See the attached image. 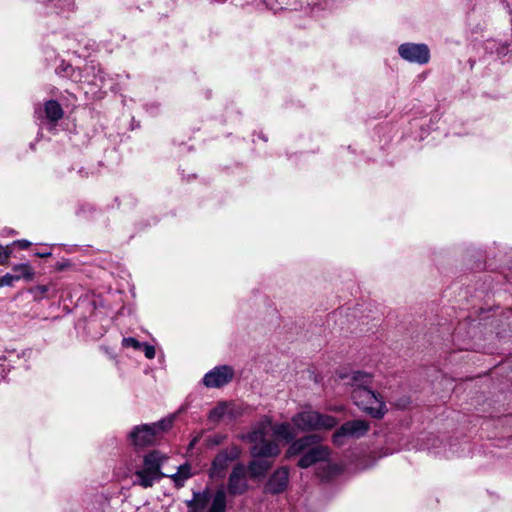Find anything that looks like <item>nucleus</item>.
<instances>
[{"mask_svg":"<svg viewBox=\"0 0 512 512\" xmlns=\"http://www.w3.org/2000/svg\"><path fill=\"white\" fill-rule=\"evenodd\" d=\"M4 252H5L6 264H8V260L12 254L11 246L10 245L4 246Z\"/></svg>","mask_w":512,"mask_h":512,"instance_id":"26","label":"nucleus"},{"mask_svg":"<svg viewBox=\"0 0 512 512\" xmlns=\"http://www.w3.org/2000/svg\"><path fill=\"white\" fill-rule=\"evenodd\" d=\"M270 432H273L279 439H283L286 442H293L298 431L293 424L291 425L288 422L273 425L268 418L261 420L253 430L244 437V439L252 444L250 450L252 457L278 456L280 448L275 441L268 438Z\"/></svg>","mask_w":512,"mask_h":512,"instance_id":"2","label":"nucleus"},{"mask_svg":"<svg viewBox=\"0 0 512 512\" xmlns=\"http://www.w3.org/2000/svg\"><path fill=\"white\" fill-rule=\"evenodd\" d=\"M122 346L125 348H133L135 350L142 348V343L132 337H126L122 339Z\"/></svg>","mask_w":512,"mask_h":512,"instance_id":"22","label":"nucleus"},{"mask_svg":"<svg viewBox=\"0 0 512 512\" xmlns=\"http://www.w3.org/2000/svg\"><path fill=\"white\" fill-rule=\"evenodd\" d=\"M45 114L50 121H58L63 117V110L58 102L50 100L45 103Z\"/></svg>","mask_w":512,"mask_h":512,"instance_id":"17","label":"nucleus"},{"mask_svg":"<svg viewBox=\"0 0 512 512\" xmlns=\"http://www.w3.org/2000/svg\"><path fill=\"white\" fill-rule=\"evenodd\" d=\"M12 245H18L22 249H26V248H28L31 245V243L29 241H27V240H17V241H14L12 243Z\"/></svg>","mask_w":512,"mask_h":512,"instance_id":"25","label":"nucleus"},{"mask_svg":"<svg viewBox=\"0 0 512 512\" xmlns=\"http://www.w3.org/2000/svg\"><path fill=\"white\" fill-rule=\"evenodd\" d=\"M233 405L230 403L222 402L213 408L209 413V419L212 421H219L225 417H232Z\"/></svg>","mask_w":512,"mask_h":512,"instance_id":"15","label":"nucleus"},{"mask_svg":"<svg viewBox=\"0 0 512 512\" xmlns=\"http://www.w3.org/2000/svg\"><path fill=\"white\" fill-rule=\"evenodd\" d=\"M19 281V277L12 273H6L0 277V288L1 287H12L15 282Z\"/></svg>","mask_w":512,"mask_h":512,"instance_id":"21","label":"nucleus"},{"mask_svg":"<svg viewBox=\"0 0 512 512\" xmlns=\"http://www.w3.org/2000/svg\"><path fill=\"white\" fill-rule=\"evenodd\" d=\"M85 79L80 81L89 82L95 86L102 87L104 86L105 77L103 75V72L100 67L96 66L95 64L91 63L89 65H86L85 67Z\"/></svg>","mask_w":512,"mask_h":512,"instance_id":"14","label":"nucleus"},{"mask_svg":"<svg viewBox=\"0 0 512 512\" xmlns=\"http://www.w3.org/2000/svg\"><path fill=\"white\" fill-rule=\"evenodd\" d=\"M226 508V495L224 490H219L216 492L212 505L208 512H225Z\"/></svg>","mask_w":512,"mask_h":512,"instance_id":"18","label":"nucleus"},{"mask_svg":"<svg viewBox=\"0 0 512 512\" xmlns=\"http://www.w3.org/2000/svg\"><path fill=\"white\" fill-rule=\"evenodd\" d=\"M289 473L286 468L276 470L270 477L266 489L268 492L277 494L285 490L288 484Z\"/></svg>","mask_w":512,"mask_h":512,"instance_id":"12","label":"nucleus"},{"mask_svg":"<svg viewBox=\"0 0 512 512\" xmlns=\"http://www.w3.org/2000/svg\"><path fill=\"white\" fill-rule=\"evenodd\" d=\"M240 449L237 446H231L221 451L213 460L210 475L213 478H222L225 476L228 466L231 462L240 456Z\"/></svg>","mask_w":512,"mask_h":512,"instance_id":"9","label":"nucleus"},{"mask_svg":"<svg viewBox=\"0 0 512 512\" xmlns=\"http://www.w3.org/2000/svg\"><path fill=\"white\" fill-rule=\"evenodd\" d=\"M248 488L247 470L243 464L234 466L228 481V491L233 495L243 494Z\"/></svg>","mask_w":512,"mask_h":512,"instance_id":"11","label":"nucleus"},{"mask_svg":"<svg viewBox=\"0 0 512 512\" xmlns=\"http://www.w3.org/2000/svg\"><path fill=\"white\" fill-rule=\"evenodd\" d=\"M12 270L19 280L23 279L26 281L33 280L35 272L29 263H19L12 266Z\"/></svg>","mask_w":512,"mask_h":512,"instance_id":"16","label":"nucleus"},{"mask_svg":"<svg viewBox=\"0 0 512 512\" xmlns=\"http://www.w3.org/2000/svg\"><path fill=\"white\" fill-rule=\"evenodd\" d=\"M347 384L352 387L353 402L362 411L374 418H381L386 413V405L380 394L371 388L372 376L366 372L354 371L346 376Z\"/></svg>","mask_w":512,"mask_h":512,"instance_id":"3","label":"nucleus"},{"mask_svg":"<svg viewBox=\"0 0 512 512\" xmlns=\"http://www.w3.org/2000/svg\"><path fill=\"white\" fill-rule=\"evenodd\" d=\"M0 264L6 265L4 246L0 244Z\"/></svg>","mask_w":512,"mask_h":512,"instance_id":"27","label":"nucleus"},{"mask_svg":"<svg viewBox=\"0 0 512 512\" xmlns=\"http://www.w3.org/2000/svg\"><path fill=\"white\" fill-rule=\"evenodd\" d=\"M369 430V424L364 420H352L342 424L332 435V442L336 446L344 445L346 439L360 438Z\"/></svg>","mask_w":512,"mask_h":512,"instance_id":"7","label":"nucleus"},{"mask_svg":"<svg viewBox=\"0 0 512 512\" xmlns=\"http://www.w3.org/2000/svg\"><path fill=\"white\" fill-rule=\"evenodd\" d=\"M234 376V370L228 365H221L207 372L203 377V384L207 388H220L228 384Z\"/></svg>","mask_w":512,"mask_h":512,"instance_id":"10","label":"nucleus"},{"mask_svg":"<svg viewBox=\"0 0 512 512\" xmlns=\"http://www.w3.org/2000/svg\"><path fill=\"white\" fill-rule=\"evenodd\" d=\"M298 432L331 430L338 424L335 417L320 413L311 406H305L291 418Z\"/></svg>","mask_w":512,"mask_h":512,"instance_id":"4","label":"nucleus"},{"mask_svg":"<svg viewBox=\"0 0 512 512\" xmlns=\"http://www.w3.org/2000/svg\"><path fill=\"white\" fill-rule=\"evenodd\" d=\"M38 257L44 258L51 256V252H42V253H36Z\"/></svg>","mask_w":512,"mask_h":512,"instance_id":"29","label":"nucleus"},{"mask_svg":"<svg viewBox=\"0 0 512 512\" xmlns=\"http://www.w3.org/2000/svg\"><path fill=\"white\" fill-rule=\"evenodd\" d=\"M165 460V456L158 451H152L147 454L144 458L143 468L135 474L137 477L136 482L144 488L151 487L155 481L160 480L164 476L161 472V466Z\"/></svg>","mask_w":512,"mask_h":512,"instance_id":"6","label":"nucleus"},{"mask_svg":"<svg viewBox=\"0 0 512 512\" xmlns=\"http://www.w3.org/2000/svg\"><path fill=\"white\" fill-rule=\"evenodd\" d=\"M5 376L3 374H0V381L3 380Z\"/></svg>","mask_w":512,"mask_h":512,"instance_id":"31","label":"nucleus"},{"mask_svg":"<svg viewBox=\"0 0 512 512\" xmlns=\"http://www.w3.org/2000/svg\"><path fill=\"white\" fill-rule=\"evenodd\" d=\"M199 497H200V495L195 496V501H196V502H199V501H200L199 499H197V498H199Z\"/></svg>","mask_w":512,"mask_h":512,"instance_id":"30","label":"nucleus"},{"mask_svg":"<svg viewBox=\"0 0 512 512\" xmlns=\"http://www.w3.org/2000/svg\"><path fill=\"white\" fill-rule=\"evenodd\" d=\"M142 348L144 350V354H145L146 358L153 359L155 357L156 350H155L154 346L147 344V343H142Z\"/></svg>","mask_w":512,"mask_h":512,"instance_id":"23","label":"nucleus"},{"mask_svg":"<svg viewBox=\"0 0 512 512\" xmlns=\"http://www.w3.org/2000/svg\"><path fill=\"white\" fill-rule=\"evenodd\" d=\"M254 459L248 465V471L252 478L264 477L270 470L272 462L271 457H253Z\"/></svg>","mask_w":512,"mask_h":512,"instance_id":"13","label":"nucleus"},{"mask_svg":"<svg viewBox=\"0 0 512 512\" xmlns=\"http://www.w3.org/2000/svg\"><path fill=\"white\" fill-rule=\"evenodd\" d=\"M190 467L189 466H180L175 474L171 477L173 478L175 484L177 486H182L184 481L190 477Z\"/></svg>","mask_w":512,"mask_h":512,"instance_id":"19","label":"nucleus"},{"mask_svg":"<svg viewBox=\"0 0 512 512\" xmlns=\"http://www.w3.org/2000/svg\"><path fill=\"white\" fill-rule=\"evenodd\" d=\"M400 57L410 63L427 64L430 60V50L423 43H404L398 48Z\"/></svg>","mask_w":512,"mask_h":512,"instance_id":"8","label":"nucleus"},{"mask_svg":"<svg viewBox=\"0 0 512 512\" xmlns=\"http://www.w3.org/2000/svg\"><path fill=\"white\" fill-rule=\"evenodd\" d=\"M52 284L49 285H37L32 287L29 292L33 295L34 299L37 301L42 300L46 297V293L50 292L52 289Z\"/></svg>","mask_w":512,"mask_h":512,"instance_id":"20","label":"nucleus"},{"mask_svg":"<svg viewBox=\"0 0 512 512\" xmlns=\"http://www.w3.org/2000/svg\"><path fill=\"white\" fill-rule=\"evenodd\" d=\"M201 438V434H197L192 440L191 442L189 443V449H192L197 443L198 441L200 440Z\"/></svg>","mask_w":512,"mask_h":512,"instance_id":"28","label":"nucleus"},{"mask_svg":"<svg viewBox=\"0 0 512 512\" xmlns=\"http://www.w3.org/2000/svg\"><path fill=\"white\" fill-rule=\"evenodd\" d=\"M174 419V416H170L153 424H143L134 427L128 435L130 444L136 448L153 445L163 432L172 427Z\"/></svg>","mask_w":512,"mask_h":512,"instance_id":"5","label":"nucleus"},{"mask_svg":"<svg viewBox=\"0 0 512 512\" xmlns=\"http://www.w3.org/2000/svg\"><path fill=\"white\" fill-rule=\"evenodd\" d=\"M321 438L318 435L310 434L298 438L291 442L286 451L287 457H294L302 454L298 460L300 468H308L317 463H324L317 474L322 479H329L337 475L341 467L329 461L331 449L328 446L320 444Z\"/></svg>","mask_w":512,"mask_h":512,"instance_id":"1","label":"nucleus"},{"mask_svg":"<svg viewBox=\"0 0 512 512\" xmlns=\"http://www.w3.org/2000/svg\"><path fill=\"white\" fill-rule=\"evenodd\" d=\"M224 440V436L221 435V434H216L214 436H211L209 437L206 441H207V446L208 447H212V446H217L219 445L220 443H222Z\"/></svg>","mask_w":512,"mask_h":512,"instance_id":"24","label":"nucleus"}]
</instances>
